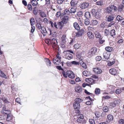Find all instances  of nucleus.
<instances>
[{"instance_id": "nucleus-1", "label": "nucleus", "mask_w": 124, "mask_h": 124, "mask_svg": "<svg viewBox=\"0 0 124 124\" xmlns=\"http://www.w3.org/2000/svg\"><path fill=\"white\" fill-rule=\"evenodd\" d=\"M1 112L2 113L5 114L7 115V121H10L12 120L13 119L12 116L10 114V111L8 110L5 106L3 107Z\"/></svg>"}, {"instance_id": "nucleus-2", "label": "nucleus", "mask_w": 124, "mask_h": 124, "mask_svg": "<svg viewBox=\"0 0 124 124\" xmlns=\"http://www.w3.org/2000/svg\"><path fill=\"white\" fill-rule=\"evenodd\" d=\"M62 73L63 76L66 78L68 76L69 78L73 79L75 76V74L70 70H67L66 72L63 71H62Z\"/></svg>"}, {"instance_id": "nucleus-3", "label": "nucleus", "mask_w": 124, "mask_h": 124, "mask_svg": "<svg viewBox=\"0 0 124 124\" xmlns=\"http://www.w3.org/2000/svg\"><path fill=\"white\" fill-rule=\"evenodd\" d=\"M45 42L48 45H49L51 43L53 44H52V46L53 47L56 46L57 43V41L56 39H52V40H51L49 39H46L45 40Z\"/></svg>"}, {"instance_id": "nucleus-4", "label": "nucleus", "mask_w": 124, "mask_h": 124, "mask_svg": "<svg viewBox=\"0 0 124 124\" xmlns=\"http://www.w3.org/2000/svg\"><path fill=\"white\" fill-rule=\"evenodd\" d=\"M117 10L116 6L112 5H109L106 9V12L108 13H112L113 10L116 11Z\"/></svg>"}, {"instance_id": "nucleus-5", "label": "nucleus", "mask_w": 124, "mask_h": 124, "mask_svg": "<svg viewBox=\"0 0 124 124\" xmlns=\"http://www.w3.org/2000/svg\"><path fill=\"white\" fill-rule=\"evenodd\" d=\"M61 57L60 54L59 53H57L56 57L53 58V61L55 64L58 65L61 61Z\"/></svg>"}, {"instance_id": "nucleus-6", "label": "nucleus", "mask_w": 124, "mask_h": 124, "mask_svg": "<svg viewBox=\"0 0 124 124\" xmlns=\"http://www.w3.org/2000/svg\"><path fill=\"white\" fill-rule=\"evenodd\" d=\"M97 51V49L96 47H93L90 50L88 54L91 56H93L95 55Z\"/></svg>"}, {"instance_id": "nucleus-7", "label": "nucleus", "mask_w": 124, "mask_h": 124, "mask_svg": "<svg viewBox=\"0 0 124 124\" xmlns=\"http://www.w3.org/2000/svg\"><path fill=\"white\" fill-rule=\"evenodd\" d=\"M64 57L65 58L69 60H70L73 58V55L69 52H66Z\"/></svg>"}, {"instance_id": "nucleus-8", "label": "nucleus", "mask_w": 124, "mask_h": 124, "mask_svg": "<svg viewBox=\"0 0 124 124\" xmlns=\"http://www.w3.org/2000/svg\"><path fill=\"white\" fill-rule=\"evenodd\" d=\"M73 105L74 108L76 111H78L77 113H79L80 112V111L79 110V108L80 107V104L75 102L73 103Z\"/></svg>"}, {"instance_id": "nucleus-9", "label": "nucleus", "mask_w": 124, "mask_h": 124, "mask_svg": "<svg viewBox=\"0 0 124 124\" xmlns=\"http://www.w3.org/2000/svg\"><path fill=\"white\" fill-rule=\"evenodd\" d=\"M69 17L68 16H62V21L65 24L68 23Z\"/></svg>"}, {"instance_id": "nucleus-10", "label": "nucleus", "mask_w": 124, "mask_h": 124, "mask_svg": "<svg viewBox=\"0 0 124 124\" xmlns=\"http://www.w3.org/2000/svg\"><path fill=\"white\" fill-rule=\"evenodd\" d=\"M89 3L84 2L81 4V8L82 9H87L89 7Z\"/></svg>"}, {"instance_id": "nucleus-11", "label": "nucleus", "mask_w": 124, "mask_h": 124, "mask_svg": "<svg viewBox=\"0 0 124 124\" xmlns=\"http://www.w3.org/2000/svg\"><path fill=\"white\" fill-rule=\"evenodd\" d=\"M93 70L95 73L98 74H100L102 72V70L100 68L98 67L93 68Z\"/></svg>"}, {"instance_id": "nucleus-12", "label": "nucleus", "mask_w": 124, "mask_h": 124, "mask_svg": "<svg viewBox=\"0 0 124 124\" xmlns=\"http://www.w3.org/2000/svg\"><path fill=\"white\" fill-rule=\"evenodd\" d=\"M84 32V31L83 30H81L76 32V35L77 37H80L82 35Z\"/></svg>"}, {"instance_id": "nucleus-13", "label": "nucleus", "mask_w": 124, "mask_h": 124, "mask_svg": "<svg viewBox=\"0 0 124 124\" xmlns=\"http://www.w3.org/2000/svg\"><path fill=\"white\" fill-rule=\"evenodd\" d=\"M110 53L108 52H104L103 54V56L106 59H108L110 58Z\"/></svg>"}, {"instance_id": "nucleus-14", "label": "nucleus", "mask_w": 124, "mask_h": 124, "mask_svg": "<svg viewBox=\"0 0 124 124\" xmlns=\"http://www.w3.org/2000/svg\"><path fill=\"white\" fill-rule=\"evenodd\" d=\"M63 23L62 21L61 22L57 23V29H61L63 27L64 24Z\"/></svg>"}, {"instance_id": "nucleus-15", "label": "nucleus", "mask_w": 124, "mask_h": 124, "mask_svg": "<svg viewBox=\"0 0 124 124\" xmlns=\"http://www.w3.org/2000/svg\"><path fill=\"white\" fill-rule=\"evenodd\" d=\"M77 121L78 123L81 124H85L86 122V121L84 119H78Z\"/></svg>"}, {"instance_id": "nucleus-16", "label": "nucleus", "mask_w": 124, "mask_h": 124, "mask_svg": "<svg viewBox=\"0 0 124 124\" xmlns=\"http://www.w3.org/2000/svg\"><path fill=\"white\" fill-rule=\"evenodd\" d=\"M87 35L88 37L90 39H93L94 37V36L93 33L92 32L89 31L88 32Z\"/></svg>"}, {"instance_id": "nucleus-17", "label": "nucleus", "mask_w": 124, "mask_h": 124, "mask_svg": "<svg viewBox=\"0 0 124 124\" xmlns=\"http://www.w3.org/2000/svg\"><path fill=\"white\" fill-rule=\"evenodd\" d=\"M41 32L44 36L46 35L47 34V32L44 27H43L42 28Z\"/></svg>"}, {"instance_id": "nucleus-18", "label": "nucleus", "mask_w": 124, "mask_h": 124, "mask_svg": "<svg viewBox=\"0 0 124 124\" xmlns=\"http://www.w3.org/2000/svg\"><path fill=\"white\" fill-rule=\"evenodd\" d=\"M54 22L53 23L52 21H49V23L51 24V26L53 28L54 26L56 28H57V22H55L54 21Z\"/></svg>"}, {"instance_id": "nucleus-19", "label": "nucleus", "mask_w": 124, "mask_h": 124, "mask_svg": "<svg viewBox=\"0 0 124 124\" xmlns=\"http://www.w3.org/2000/svg\"><path fill=\"white\" fill-rule=\"evenodd\" d=\"M85 16L86 19H90L91 17L90 12H86L85 13Z\"/></svg>"}, {"instance_id": "nucleus-20", "label": "nucleus", "mask_w": 124, "mask_h": 124, "mask_svg": "<svg viewBox=\"0 0 124 124\" xmlns=\"http://www.w3.org/2000/svg\"><path fill=\"white\" fill-rule=\"evenodd\" d=\"M85 81L86 82L92 84H93L94 82V80L91 78H86L85 79Z\"/></svg>"}, {"instance_id": "nucleus-21", "label": "nucleus", "mask_w": 124, "mask_h": 124, "mask_svg": "<svg viewBox=\"0 0 124 124\" xmlns=\"http://www.w3.org/2000/svg\"><path fill=\"white\" fill-rule=\"evenodd\" d=\"M110 73L113 75H115L116 74V69H110L109 70Z\"/></svg>"}, {"instance_id": "nucleus-22", "label": "nucleus", "mask_w": 124, "mask_h": 124, "mask_svg": "<svg viewBox=\"0 0 124 124\" xmlns=\"http://www.w3.org/2000/svg\"><path fill=\"white\" fill-rule=\"evenodd\" d=\"M96 37L97 38H100L101 37L100 33L98 31H95L94 33Z\"/></svg>"}, {"instance_id": "nucleus-23", "label": "nucleus", "mask_w": 124, "mask_h": 124, "mask_svg": "<svg viewBox=\"0 0 124 124\" xmlns=\"http://www.w3.org/2000/svg\"><path fill=\"white\" fill-rule=\"evenodd\" d=\"M1 99L4 102L7 104L8 105H9L11 104L8 101L7 99L2 97Z\"/></svg>"}, {"instance_id": "nucleus-24", "label": "nucleus", "mask_w": 124, "mask_h": 124, "mask_svg": "<svg viewBox=\"0 0 124 124\" xmlns=\"http://www.w3.org/2000/svg\"><path fill=\"white\" fill-rule=\"evenodd\" d=\"M84 75L86 77H88L91 75L90 72L87 71H84L83 72Z\"/></svg>"}, {"instance_id": "nucleus-25", "label": "nucleus", "mask_w": 124, "mask_h": 124, "mask_svg": "<svg viewBox=\"0 0 124 124\" xmlns=\"http://www.w3.org/2000/svg\"><path fill=\"white\" fill-rule=\"evenodd\" d=\"M73 26L76 30H78L80 29L79 26L77 23H74L73 24Z\"/></svg>"}, {"instance_id": "nucleus-26", "label": "nucleus", "mask_w": 124, "mask_h": 124, "mask_svg": "<svg viewBox=\"0 0 124 124\" xmlns=\"http://www.w3.org/2000/svg\"><path fill=\"white\" fill-rule=\"evenodd\" d=\"M124 8V5L122 4H120L118 8V11L121 12L123 10Z\"/></svg>"}, {"instance_id": "nucleus-27", "label": "nucleus", "mask_w": 124, "mask_h": 124, "mask_svg": "<svg viewBox=\"0 0 124 124\" xmlns=\"http://www.w3.org/2000/svg\"><path fill=\"white\" fill-rule=\"evenodd\" d=\"M82 89L81 87L80 86H77L75 89V91L78 93H79L82 91Z\"/></svg>"}, {"instance_id": "nucleus-28", "label": "nucleus", "mask_w": 124, "mask_h": 124, "mask_svg": "<svg viewBox=\"0 0 124 124\" xmlns=\"http://www.w3.org/2000/svg\"><path fill=\"white\" fill-rule=\"evenodd\" d=\"M0 76L5 79H7V76L2 71L0 70Z\"/></svg>"}, {"instance_id": "nucleus-29", "label": "nucleus", "mask_w": 124, "mask_h": 124, "mask_svg": "<svg viewBox=\"0 0 124 124\" xmlns=\"http://www.w3.org/2000/svg\"><path fill=\"white\" fill-rule=\"evenodd\" d=\"M77 2L76 0H72L70 2V4L71 6H75L77 4Z\"/></svg>"}, {"instance_id": "nucleus-30", "label": "nucleus", "mask_w": 124, "mask_h": 124, "mask_svg": "<svg viewBox=\"0 0 124 124\" xmlns=\"http://www.w3.org/2000/svg\"><path fill=\"white\" fill-rule=\"evenodd\" d=\"M39 14L40 16L42 17H46V15L45 13L41 10H40Z\"/></svg>"}, {"instance_id": "nucleus-31", "label": "nucleus", "mask_w": 124, "mask_h": 124, "mask_svg": "<svg viewBox=\"0 0 124 124\" xmlns=\"http://www.w3.org/2000/svg\"><path fill=\"white\" fill-rule=\"evenodd\" d=\"M105 49L108 52H112L113 50V49L112 47L109 46L106 47L105 48Z\"/></svg>"}, {"instance_id": "nucleus-32", "label": "nucleus", "mask_w": 124, "mask_h": 124, "mask_svg": "<svg viewBox=\"0 0 124 124\" xmlns=\"http://www.w3.org/2000/svg\"><path fill=\"white\" fill-rule=\"evenodd\" d=\"M45 61L46 64L48 66H51V62L49 59H45Z\"/></svg>"}, {"instance_id": "nucleus-33", "label": "nucleus", "mask_w": 124, "mask_h": 124, "mask_svg": "<svg viewBox=\"0 0 124 124\" xmlns=\"http://www.w3.org/2000/svg\"><path fill=\"white\" fill-rule=\"evenodd\" d=\"M94 16L96 19H100L101 17L100 14L99 12H98V11Z\"/></svg>"}, {"instance_id": "nucleus-34", "label": "nucleus", "mask_w": 124, "mask_h": 124, "mask_svg": "<svg viewBox=\"0 0 124 124\" xmlns=\"http://www.w3.org/2000/svg\"><path fill=\"white\" fill-rule=\"evenodd\" d=\"M114 16H109L107 18V21L108 22H110L112 21L114 18Z\"/></svg>"}, {"instance_id": "nucleus-35", "label": "nucleus", "mask_w": 124, "mask_h": 124, "mask_svg": "<svg viewBox=\"0 0 124 124\" xmlns=\"http://www.w3.org/2000/svg\"><path fill=\"white\" fill-rule=\"evenodd\" d=\"M70 12L69 10L68 9H66L64 10V12L62 14V15H68L70 14Z\"/></svg>"}, {"instance_id": "nucleus-36", "label": "nucleus", "mask_w": 124, "mask_h": 124, "mask_svg": "<svg viewBox=\"0 0 124 124\" xmlns=\"http://www.w3.org/2000/svg\"><path fill=\"white\" fill-rule=\"evenodd\" d=\"M116 19L118 21L120 22L121 23H122V20L123 19L122 17L119 15H118Z\"/></svg>"}, {"instance_id": "nucleus-37", "label": "nucleus", "mask_w": 124, "mask_h": 124, "mask_svg": "<svg viewBox=\"0 0 124 124\" xmlns=\"http://www.w3.org/2000/svg\"><path fill=\"white\" fill-rule=\"evenodd\" d=\"M83 101V100L82 99H81L79 98H77L75 100V102L77 103H79Z\"/></svg>"}, {"instance_id": "nucleus-38", "label": "nucleus", "mask_w": 124, "mask_h": 124, "mask_svg": "<svg viewBox=\"0 0 124 124\" xmlns=\"http://www.w3.org/2000/svg\"><path fill=\"white\" fill-rule=\"evenodd\" d=\"M95 114L97 117L98 118L101 116V113L99 111H96L95 112Z\"/></svg>"}, {"instance_id": "nucleus-39", "label": "nucleus", "mask_w": 124, "mask_h": 124, "mask_svg": "<svg viewBox=\"0 0 124 124\" xmlns=\"http://www.w3.org/2000/svg\"><path fill=\"white\" fill-rule=\"evenodd\" d=\"M110 34L111 36L114 37V36L116 35L115 30L113 29L112 30L110 31Z\"/></svg>"}, {"instance_id": "nucleus-40", "label": "nucleus", "mask_w": 124, "mask_h": 124, "mask_svg": "<svg viewBox=\"0 0 124 124\" xmlns=\"http://www.w3.org/2000/svg\"><path fill=\"white\" fill-rule=\"evenodd\" d=\"M97 12V10L94 9H93L91 10V14H92V15L93 16H94Z\"/></svg>"}, {"instance_id": "nucleus-41", "label": "nucleus", "mask_w": 124, "mask_h": 124, "mask_svg": "<svg viewBox=\"0 0 124 124\" xmlns=\"http://www.w3.org/2000/svg\"><path fill=\"white\" fill-rule=\"evenodd\" d=\"M76 10V8H71L70 9V13L71 14L74 13Z\"/></svg>"}, {"instance_id": "nucleus-42", "label": "nucleus", "mask_w": 124, "mask_h": 124, "mask_svg": "<svg viewBox=\"0 0 124 124\" xmlns=\"http://www.w3.org/2000/svg\"><path fill=\"white\" fill-rule=\"evenodd\" d=\"M114 101L116 105L119 104L121 102V101L120 99H118L115 100Z\"/></svg>"}, {"instance_id": "nucleus-43", "label": "nucleus", "mask_w": 124, "mask_h": 124, "mask_svg": "<svg viewBox=\"0 0 124 124\" xmlns=\"http://www.w3.org/2000/svg\"><path fill=\"white\" fill-rule=\"evenodd\" d=\"M31 3L33 6H36L38 4V2L36 0H32L31 1Z\"/></svg>"}, {"instance_id": "nucleus-44", "label": "nucleus", "mask_w": 124, "mask_h": 124, "mask_svg": "<svg viewBox=\"0 0 124 124\" xmlns=\"http://www.w3.org/2000/svg\"><path fill=\"white\" fill-rule=\"evenodd\" d=\"M30 22L31 24V25L32 26L35 23V21L34 19L32 17L30 19Z\"/></svg>"}, {"instance_id": "nucleus-45", "label": "nucleus", "mask_w": 124, "mask_h": 124, "mask_svg": "<svg viewBox=\"0 0 124 124\" xmlns=\"http://www.w3.org/2000/svg\"><path fill=\"white\" fill-rule=\"evenodd\" d=\"M36 26L37 28L39 30H40L42 29V28L43 27L41 26V25L40 23H37L36 24Z\"/></svg>"}, {"instance_id": "nucleus-46", "label": "nucleus", "mask_w": 124, "mask_h": 124, "mask_svg": "<svg viewBox=\"0 0 124 124\" xmlns=\"http://www.w3.org/2000/svg\"><path fill=\"white\" fill-rule=\"evenodd\" d=\"M96 5L100 6H102L103 4V2L101 1H97L96 2Z\"/></svg>"}, {"instance_id": "nucleus-47", "label": "nucleus", "mask_w": 124, "mask_h": 124, "mask_svg": "<svg viewBox=\"0 0 124 124\" xmlns=\"http://www.w3.org/2000/svg\"><path fill=\"white\" fill-rule=\"evenodd\" d=\"M91 22L93 25H96L98 23V22L96 20H92Z\"/></svg>"}, {"instance_id": "nucleus-48", "label": "nucleus", "mask_w": 124, "mask_h": 124, "mask_svg": "<svg viewBox=\"0 0 124 124\" xmlns=\"http://www.w3.org/2000/svg\"><path fill=\"white\" fill-rule=\"evenodd\" d=\"M100 93V90L99 88H96L95 89V93L96 94H98Z\"/></svg>"}, {"instance_id": "nucleus-49", "label": "nucleus", "mask_w": 124, "mask_h": 124, "mask_svg": "<svg viewBox=\"0 0 124 124\" xmlns=\"http://www.w3.org/2000/svg\"><path fill=\"white\" fill-rule=\"evenodd\" d=\"M107 118L109 120H112L113 119V117L112 115L110 114L108 116Z\"/></svg>"}, {"instance_id": "nucleus-50", "label": "nucleus", "mask_w": 124, "mask_h": 124, "mask_svg": "<svg viewBox=\"0 0 124 124\" xmlns=\"http://www.w3.org/2000/svg\"><path fill=\"white\" fill-rule=\"evenodd\" d=\"M103 111L105 112H107L108 111L109 109L108 107L107 106L104 107L103 109Z\"/></svg>"}, {"instance_id": "nucleus-51", "label": "nucleus", "mask_w": 124, "mask_h": 124, "mask_svg": "<svg viewBox=\"0 0 124 124\" xmlns=\"http://www.w3.org/2000/svg\"><path fill=\"white\" fill-rule=\"evenodd\" d=\"M116 105L114 101L110 103V106L111 108H113L115 107Z\"/></svg>"}, {"instance_id": "nucleus-52", "label": "nucleus", "mask_w": 124, "mask_h": 124, "mask_svg": "<svg viewBox=\"0 0 124 124\" xmlns=\"http://www.w3.org/2000/svg\"><path fill=\"white\" fill-rule=\"evenodd\" d=\"M80 47V45L78 44H76L74 46V48L76 49H78Z\"/></svg>"}, {"instance_id": "nucleus-53", "label": "nucleus", "mask_w": 124, "mask_h": 124, "mask_svg": "<svg viewBox=\"0 0 124 124\" xmlns=\"http://www.w3.org/2000/svg\"><path fill=\"white\" fill-rule=\"evenodd\" d=\"M89 19H86L85 20V23L86 25H88L90 23Z\"/></svg>"}, {"instance_id": "nucleus-54", "label": "nucleus", "mask_w": 124, "mask_h": 124, "mask_svg": "<svg viewBox=\"0 0 124 124\" xmlns=\"http://www.w3.org/2000/svg\"><path fill=\"white\" fill-rule=\"evenodd\" d=\"M83 13L82 11H79L77 13V15L79 16H81L83 15Z\"/></svg>"}, {"instance_id": "nucleus-55", "label": "nucleus", "mask_w": 124, "mask_h": 124, "mask_svg": "<svg viewBox=\"0 0 124 124\" xmlns=\"http://www.w3.org/2000/svg\"><path fill=\"white\" fill-rule=\"evenodd\" d=\"M84 116L82 114H78V119H84Z\"/></svg>"}, {"instance_id": "nucleus-56", "label": "nucleus", "mask_w": 124, "mask_h": 124, "mask_svg": "<svg viewBox=\"0 0 124 124\" xmlns=\"http://www.w3.org/2000/svg\"><path fill=\"white\" fill-rule=\"evenodd\" d=\"M86 104L88 105H92L93 104L92 100L87 101L86 102Z\"/></svg>"}, {"instance_id": "nucleus-57", "label": "nucleus", "mask_w": 124, "mask_h": 124, "mask_svg": "<svg viewBox=\"0 0 124 124\" xmlns=\"http://www.w3.org/2000/svg\"><path fill=\"white\" fill-rule=\"evenodd\" d=\"M33 13L34 15H36L37 14V11L36 10V7H35L34 8Z\"/></svg>"}, {"instance_id": "nucleus-58", "label": "nucleus", "mask_w": 124, "mask_h": 124, "mask_svg": "<svg viewBox=\"0 0 124 124\" xmlns=\"http://www.w3.org/2000/svg\"><path fill=\"white\" fill-rule=\"evenodd\" d=\"M71 64L73 65H78L79 64V62H77L75 61H73L71 62Z\"/></svg>"}, {"instance_id": "nucleus-59", "label": "nucleus", "mask_w": 124, "mask_h": 124, "mask_svg": "<svg viewBox=\"0 0 124 124\" xmlns=\"http://www.w3.org/2000/svg\"><path fill=\"white\" fill-rule=\"evenodd\" d=\"M121 90L120 89H117L115 91V93L117 94H119L121 92Z\"/></svg>"}, {"instance_id": "nucleus-60", "label": "nucleus", "mask_w": 124, "mask_h": 124, "mask_svg": "<svg viewBox=\"0 0 124 124\" xmlns=\"http://www.w3.org/2000/svg\"><path fill=\"white\" fill-rule=\"evenodd\" d=\"M115 22L114 21H113L111 22L110 23H109L108 26V27H111V26L114 25L115 23Z\"/></svg>"}, {"instance_id": "nucleus-61", "label": "nucleus", "mask_w": 124, "mask_h": 124, "mask_svg": "<svg viewBox=\"0 0 124 124\" xmlns=\"http://www.w3.org/2000/svg\"><path fill=\"white\" fill-rule=\"evenodd\" d=\"M101 59V57L100 56H97L95 58L96 60L98 61H99Z\"/></svg>"}, {"instance_id": "nucleus-62", "label": "nucleus", "mask_w": 124, "mask_h": 124, "mask_svg": "<svg viewBox=\"0 0 124 124\" xmlns=\"http://www.w3.org/2000/svg\"><path fill=\"white\" fill-rule=\"evenodd\" d=\"M107 86L108 87V88L110 90H112V89H113L114 88V87L112 85H108Z\"/></svg>"}, {"instance_id": "nucleus-63", "label": "nucleus", "mask_w": 124, "mask_h": 124, "mask_svg": "<svg viewBox=\"0 0 124 124\" xmlns=\"http://www.w3.org/2000/svg\"><path fill=\"white\" fill-rule=\"evenodd\" d=\"M89 122L91 124H95L94 120L93 119H90Z\"/></svg>"}, {"instance_id": "nucleus-64", "label": "nucleus", "mask_w": 124, "mask_h": 124, "mask_svg": "<svg viewBox=\"0 0 124 124\" xmlns=\"http://www.w3.org/2000/svg\"><path fill=\"white\" fill-rule=\"evenodd\" d=\"M119 124H124V120L123 119H121L119 121Z\"/></svg>"}]
</instances>
